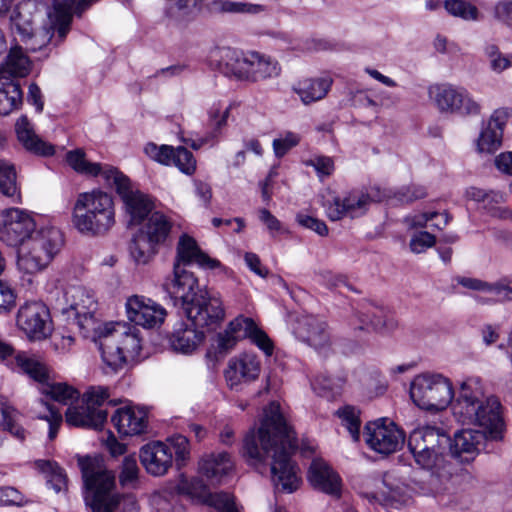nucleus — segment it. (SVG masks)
<instances>
[{"mask_svg":"<svg viewBox=\"0 0 512 512\" xmlns=\"http://www.w3.org/2000/svg\"><path fill=\"white\" fill-rule=\"evenodd\" d=\"M113 173V171H109ZM114 178L108 185L115 188L121 197L126 213L130 216L129 224L141 223L152 211L151 199L138 189H134L130 180L122 172H114ZM113 177V174H110Z\"/></svg>","mask_w":512,"mask_h":512,"instance_id":"15","label":"nucleus"},{"mask_svg":"<svg viewBox=\"0 0 512 512\" xmlns=\"http://www.w3.org/2000/svg\"><path fill=\"white\" fill-rule=\"evenodd\" d=\"M300 137L296 133L287 132L281 138L274 139L273 149L278 158L283 157L291 148L298 145Z\"/></svg>","mask_w":512,"mask_h":512,"instance_id":"61","label":"nucleus"},{"mask_svg":"<svg viewBox=\"0 0 512 512\" xmlns=\"http://www.w3.org/2000/svg\"><path fill=\"white\" fill-rule=\"evenodd\" d=\"M72 224L83 235L107 233L115 224L112 196L100 189L78 194L72 208Z\"/></svg>","mask_w":512,"mask_h":512,"instance_id":"4","label":"nucleus"},{"mask_svg":"<svg viewBox=\"0 0 512 512\" xmlns=\"http://www.w3.org/2000/svg\"><path fill=\"white\" fill-rule=\"evenodd\" d=\"M167 444L171 450H174L177 466L179 468L184 466L190 457V444L187 437L180 434L173 435L167 439Z\"/></svg>","mask_w":512,"mask_h":512,"instance_id":"51","label":"nucleus"},{"mask_svg":"<svg viewBox=\"0 0 512 512\" xmlns=\"http://www.w3.org/2000/svg\"><path fill=\"white\" fill-rule=\"evenodd\" d=\"M503 133L489 125L481 132L478 139L480 152L493 153L501 145Z\"/></svg>","mask_w":512,"mask_h":512,"instance_id":"50","label":"nucleus"},{"mask_svg":"<svg viewBox=\"0 0 512 512\" xmlns=\"http://www.w3.org/2000/svg\"><path fill=\"white\" fill-rule=\"evenodd\" d=\"M37 466L46 473H49L47 483L57 493L67 489V477L62 468L56 463L46 460L37 461Z\"/></svg>","mask_w":512,"mask_h":512,"instance_id":"47","label":"nucleus"},{"mask_svg":"<svg viewBox=\"0 0 512 512\" xmlns=\"http://www.w3.org/2000/svg\"><path fill=\"white\" fill-rule=\"evenodd\" d=\"M36 404L40 408L45 409L43 412L35 409V412L37 413V418L46 420L49 423L48 437L50 440H53L57 436L58 429L63 421L62 414L53 404L44 399H40Z\"/></svg>","mask_w":512,"mask_h":512,"instance_id":"46","label":"nucleus"},{"mask_svg":"<svg viewBox=\"0 0 512 512\" xmlns=\"http://www.w3.org/2000/svg\"><path fill=\"white\" fill-rule=\"evenodd\" d=\"M15 300L13 289L0 280V314L9 312L15 306Z\"/></svg>","mask_w":512,"mask_h":512,"instance_id":"64","label":"nucleus"},{"mask_svg":"<svg viewBox=\"0 0 512 512\" xmlns=\"http://www.w3.org/2000/svg\"><path fill=\"white\" fill-rule=\"evenodd\" d=\"M199 473L212 483H220L234 469V461L227 452L204 455L198 463Z\"/></svg>","mask_w":512,"mask_h":512,"instance_id":"30","label":"nucleus"},{"mask_svg":"<svg viewBox=\"0 0 512 512\" xmlns=\"http://www.w3.org/2000/svg\"><path fill=\"white\" fill-rule=\"evenodd\" d=\"M219 69L229 78L253 83L277 78L282 70L279 62L270 55L256 51L239 54L231 49L221 51Z\"/></svg>","mask_w":512,"mask_h":512,"instance_id":"6","label":"nucleus"},{"mask_svg":"<svg viewBox=\"0 0 512 512\" xmlns=\"http://www.w3.org/2000/svg\"><path fill=\"white\" fill-rule=\"evenodd\" d=\"M139 467L135 456L128 455L124 457L119 474V482L121 486L126 487L133 485L138 480Z\"/></svg>","mask_w":512,"mask_h":512,"instance_id":"55","label":"nucleus"},{"mask_svg":"<svg viewBox=\"0 0 512 512\" xmlns=\"http://www.w3.org/2000/svg\"><path fill=\"white\" fill-rule=\"evenodd\" d=\"M429 95L441 111L468 115L480 113V105L463 88L435 85L429 88Z\"/></svg>","mask_w":512,"mask_h":512,"instance_id":"17","label":"nucleus"},{"mask_svg":"<svg viewBox=\"0 0 512 512\" xmlns=\"http://www.w3.org/2000/svg\"><path fill=\"white\" fill-rule=\"evenodd\" d=\"M111 421L122 436L140 435L146 431L148 426L146 411L132 406L118 408L112 415Z\"/></svg>","mask_w":512,"mask_h":512,"instance_id":"27","label":"nucleus"},{"mask_svg":"<svg viewBox=\"0 0 512 512\" xmlns=\"http://www.w3.org/2000/svg\"><path fill=\"white\" fill-rule=\"evenodd\" d=\"M294 333L298 339L314 348L320 355L328 356L332 351V341L327 324L314 316L300 318L294 328Z\"/></svg>","mask_w":512,"mask_h":512,"instance_id":"20","label":"nucleus"},{"mask_svg":"<svg viewBox=\"0 0 512 512\" xmlns=\"http://www.w3.org/2000/svg\"><path fill=\"white\" fill-rule=\"evenodd\" d=\"M297 222L320 236H326L328 234V227L324 221L314 218L306 214H298L296 217Z\"/></svg>","mask_w":512,"mask_h":512,"instance_id":"63","label":"nucleus"},{"mask_svg":"<svg viewBox=\"0 0 512 512\" xmlns=\"http://www.w3.org/2000/svg\"><path fill=\"white\" fill-rule=\"evenodd\" d=\"M78 464L84 481V499L92 512H139L132 496L116 492L115 475L97 458L80 457Z\"/></svg>","mask_w":512,"mask_h":512,"instance_id":"3","label":"nucleus"},{"mask_svg":"<svg viewBox=\"0 0 512 512\" xmlns=\"http://www.w3.org/2000/svg\"><path fill=\"white\" fill-rule=\"evenodd\" d=\"M175 148L169 145L157 146L154 143H149L145 147V153L153 160L170 166L173 162Z\"/></svg>","mask_w":512,"mask_h":512,"instance_id":"57","label":"nucleus"},{"mask_svg":"<svg viewBox=\"0 0 512 512\" xmlns=\"http://www.w3.org/2000/svg\"><path fill=\"white\" fill-rule=\"evenodd\" d=\"M338 415L342 420V424L349 431L353 440L357 441L360 436V425L359 411L351 406H347L343 409L338 410Z\"/></svg>","mask_w":512,"mask_h":512,"instance_id":"53","label":"nucleus"},{"mask_svg":"<svg viewBox=\"0 0 512 512\" xmlns=\"http://www.w3.org/2000/svg\"><path fill=\"white\" fill-rule=\"evenodd\" d=\"M488 438L476 429H464L455 433L450 444L451 455L462 463H469L483 448Z\"/></svg>","mask_w":512,"mask_h":512,"instance_id":"26","label":"nucleus"},{"mask_svg":"<svg viewBox=\"0 0 512 512\" xmlns=\"http://www.w3.org/2000/svg\"><path fill=\"white\" fill-rule=\"evenodd\" d=\"M332 79L328 76L306 78L297 82L292 90L299 96L304 105L322 100L329 92Z\"/></svg>","mask_w":512,"mask_h":512,"instance_id":"34","label":"nucleus"},{"mask_svg":"<svg viewBox=\"0 0 512 512\" xmlns=\"http://www.w3.org/2000/svg\"><path fill=\"white\" fill-rule=\"evenodd\" d=\"M198 327L180 323L169 338L171 348L183 354L192 353L204 341L205 335Z\"/></svg>","mask_w":512,"mask_h":512,"instance_id":"35","label":"nucleus"},{"mask_svg":"<svg viewBox=\"0 0 512 512\" xmlns=\"http://www.w3.org/2000/svg\"><path fill=\"white\" fill-rule=\"evenodd\" d=\"M22 90L15 81H0V115L6 116L22 104Z\"/></svg>","mask_w":512,"mask_h":512,"instance_id":"41","label":"nucleus"},{"mask_svg":"<svg viewBox=\"0 0 512 512\" xmlns=\"http://www.w3.org/2000/svg\"><path fill=\"white\" fill-rule=\"evenodd\" d=\"M66 161L77 173L92 177L101 176L107 186L114 178L110 176L111 173L109 171L119 172L117 168L110 165L88 161L84 151L81 149L69 151L66 154Z\"/></svg>","mask_w":512,"mask_h":512,"instance_id":"31","label":"nucleus"},{"mask_svg":"<svg viewBox=\"0 0 512 512\" xmlns=\"http://www.w3.org/2000/svg\"><path fill=\"white\" fill-rule=\"evenodd\" d=\"M485 55L489 59L490 68L496 73H501L512 66V57L504 56L494 44L485 47Z\"/></svg>","mask_w":512,"mask_h":512,"instance_id":"56","label":"nucleus"},{"mask_svg":"<svg viewBox=\"0 0 512 512\" xmlns=\"http://www.w3.org/2000/svg\"><path fill=\"white\" fill-rule=\"evenodd\" d=\"M444 8L449 14L464 20L478 19L477 7L464 0H446Z\"/></svg>","mask_w":512,"mask_h":512,"instance_id":"49","label":"nucleus"},{"mask_svg":"<svg viewBox=\"0 0 512 512\" xmlns=\"http://www.w3.org/2000/svg\"><path fill=\"white\" fill-rule=\"evenodd\" d=\"M40 391L44 396L62 405H71L79 398V392L71 385L51 380L41 387Z\"/></svg>","mask_w":512,"mask_h":512,"instance_id":"42","label":"nucleus"},{"mask_svg":"<svg viewBox=\"0 0 512 512\" xmlns=\"http://www.w3.org/2000/svg\"><path fill=\"white\" fill-rule=\"evenodd\" d=\"M211 8L215 12L234 14H259L265 10V7L260 4L231 0H214L211 3Z\"/></svg>","mask_w":512,"mask_h":512,"instance_id":"45","label":"nucleus"},{"mask_svg":"<svg viewBox=\"0 0 512 512\" xmlns=\"http://www.w3.org/2000/svg\"><path fill=\"white\" fill-rule=\"evenodd\" d=\"M261 372V362L253 353H241L232 357L224 371L227 385L237 389L242 383L255 381Z\"/></svg>","mask_w":512,"mask_h":512,"instance_id":"21","label":"nucleus"},{"mask_svg":"<svg viewBox=\"0 0 512 512\" xmlns=\"http://www.w3.org/2000/svg\"><path fill=\"white\" fill-rule=\"evenodd\" d=\"M171 228L172 223L168 217L156 211L148 217L147 222L139 231L158 246L166 241Z\"/></svg>","mask_w":512,"mask_h":512,"instance_id":"39","label":"nucleus"},{"mask_svg":"<svg viewBox=\"0 0 512 512\" xmlns=\"http://www.w3.org/2000/svg\"><path fill=\"white\" fill-rule=\"evenodd\" d=\"M36 231V222L26 210L7 208L0 211V241L7 246H23Z\"/></svg>","mask_w":512,"mask_h":512,"instance_id":"12","label":"nucleus"},{"mask_svg":"<svg viewBox=\"0 0 512 512\" xmlns=\"http://www.w3.org/2000/svg\"><path fill=\"white\" fill-rule=\"evenodd\" d=\"M448 442L449 439L439 429L427 426L415 429L410 434L408 448L412 455H417L420 461H423L421 453H427L434 449H445Z\"/></svg>","mask_w":512,"mask_h":512,"instance_id":"28","label":"nucleus"},{"mask_svg":"<svg viewBox=\"0 0 512 512\" xmlns=\"http://www.w3.org/2000/svg\"><path fill=\"white\" fill-rule=\"evenodd\" d=\"M390 190L380 186L370 187L368 192L353 190L343 195L333 196L324 203L327 217L338 221L344 217L357 218L366 213L371 202H381L389 198Z\"/></svg>","mask_w":512,"mask_h":512,"instance_id":"10","label":"nucleus"},{"mask_svg":"<svg viewBox=\"0 0 512 512\" xmlns=\"http://www.w3.org/2000/svg\"><path fill=\"white\" fill-rule=\"evenodd\" d=\"M156 247L155 243L138 231L129 244V252L136 263L147 264L156 254Z\"/></svg>","mask_w":512,"mask_h":512,"instance_id":"43","label":"nucleus"},{"mask_svg":"<svg viewBox=\"0 0 512 512\" xmlns=\"http://www.w3.org/2000/svg\"><path fill=\"white\" fill-rule=\"evenodd\" d=\"M453 416L463 425L477 427L490 440H502L505 432L503 406L494 395L485 396L483 381L470 376L460 383Z\"/></svg>","mask_w":512,"mask_h":512,"instance_id":"2","label":"nucleus"},{"mask_svg":"<svg viewBox=\"0 0 512 512\" xmlns=\"http://www.w3.org/2000/svg\"><path fill=\"white\" fill-rule=\"evenodd\" d=\"M228 326L230 331L235 334L236 338L242 340L245 338H250L257 325L252 318L239 315L230 321Z\"/></svg>","mask_w":512,"mask_h":512,"instance_id":"58","label":"nucleus"},{"mask_svg":"<svg viewBox=\"0 0 512 512\" xmlns=\"http://www.w3.org/2000/svg\"><path fill=\"white\" fill-rule=\"evenodd\" d=\"M421 455V458L424 459L423 461H420L417 455H413V457L417 465L422 469L430 471L432 475L440 479L448 478L452 475V468L444 456V449H434L427 453H421Z\"/></svg>","mask_w":512,"mask_h":512,"instance_id":"38","label":"nucleus"},{"mask_svg":"<svg viewBox=\"0 0 512 512\" xmlns=\"http://www.w3.org/2000/svg\"><path fill=\"white\" fill-rule=\"evenodd\" d=\"M466 197L476 202L485 203V208H488L490 204H499L504 202V195L500 192L485 191L477 187H470L466 190Z\"/></svg>","mask_w":512,"mask_h":512,"instance_id":"60","label":"nucleus"},{"mask_svg":"<svg viewBox=\"0 0 512 512\" xmlns=\"http://www.w3.org/2000/svg\"><path fill=\"white\" fill-rule=\"evenodd\" d=\"M382 484L384 488L380 492V497L384 502L393 505L406 501L407 484L395 471L386 472Z\"/></svg>","mask_w":512,"mask_h":512,"instance_id":"40","label":"nucleus"},{"mask_svg":"<svg viewBox=\"0 0 512 512\" xmlns=\"http://www.w3.org/2000/svg\"><path fill=\"white\" fill-rule=\"evenodd\" d=\"M297 449L294 432L286 424L279 404L272 402L264 410V418L258 430L244 439V453L255 463L271 458L272 478L282 491L292 493L301 483L299 468L291 461V453Z\"/></svg>","mask_w":512,"mask_h":512,"instance_id":"1","label":"nucleus"},{"mask_svg":"<svg viewBox=\"0 0 512 512\" xmlns=\"http://www.w3.org/2000/svg\"><path fill=\"white\" fill-rule=\"evenodd\" d=\"M139 458L148 474L163 476L172 467L173 454L167 443L152 441L141 447Z\"/></svg>","mask_w":512,"mask_h":512,"instance_id":"23","label":"nucleus"},{"mask_svg":"<svg viewBox=\"0 0 512 512\" xmlns=\"http://www.w3.org/2000/svg\"><path fill=\"white\" fill-rule=\"evenodd\" d=\"M389 190V188H386ZM390 197L385 200L395 199L399 203L409 204L416 200L423 199L427 196V191L424 186L417 184H410L407 186H403L397 191H393L390 189Z\"/></svg>","mask_w":512,"mask_h":512,"instance_id":"48","label":"nucleus"},{"mask_svg":"<svg viewBox=\"0 0 512 512\" xmlns=\"http://www.w3.org/2000/svg\"><path fill=\"white\" fill-rule=\"evenodd\" d=\"M172 165L181 172L192 175L196 170V160L187 148L179 146L175 148Z\"/></svg>","mask_w":512,"mask_h":512,"instance_id":"54","label":"nucleus"},{"mask_svg":"<svg viewBox=\"0 0 512 512\" xmlns=\"http://www.w3.org/2000/svg\"><path fill=\"white\" fill-rule=\"evenodd\" d=\"M16 324L30 341L46 339L52 330L49 309L40 301L26 302L20 306Z\"/></svg>","mask_w":512,"mask_h":512,"instance_id":"16","label":"nucleus"},{"mask_svg":"<svg viewBox=\"0 0 512 512\" xmlns=\"http://www.w3.org/2000/svg\"><path fill=\"white\" fill-rule=\"evenodd\" d=\"M64 244L62 232L56 227L37 230L18 252L17 268L26 276L45 270Z\"/></svg>","mask_w":512,"mask_h":512,"instance_id":"7","label":"nucleus"},{"mask_svg":"<svg viewBox=\"0 0 512 512\" xmlns=\"http://www.w3.org/2000/svg\"><path fill=\"white\" fill-rule=\"evenodd\" d=\"M458 283L465 288L494 294L500 301H512V280L503 278L495 283H488L476 278L462 277Z\"/></svg>","mask_w":512,"mask_h":512,"instance_id":"37","label":"nucleus"},{"mask_svg":"<svg viewBox=\"0 0 512 512\" xmlns=\"http://www.w3.org/2000/svg\"><path fill=\"white\" fill-rule=\"evenodd\" d=\"M15 131L19 142L26 150L41 156H51L54 154V146L43 141L35 134L33 125L26 116H21L17 120Z\"/></svg>","mask_w":512,"mask_h":512,"instance_id":"33","label":"nucleus"},{"mask_svg":"<svg viewBox=\"0 0 512 512\" xmlns=\"http://www.w3.org/2000/svg\"><path fill=\"white\" fill-rule=\"evenodd\" d=\"M108 387L91 386L81 397V403L70 405L65 413L67 424L74 427L101 429L107 421L106 405L110 403Z\"/></svg>","mask_w":512,"mask_h":512,"instance_id":"8","label":"nucleus"},{"mask_svg":"<svg viewBox=\"0 0 512 512\" xmlns=\"http://www.w3.org/2000/svg\"><path fill=\"white\" fill-rule=\"evenodd\" d=\"M99 337L105 373H117L140 354L141 338L135 326L106 324Z\"/></svg>","mask_w":512,"mask_h":512,"instance_id":"5","label":"nucleus"},{"mask_svg":"<svg viewBox=\"0 0 512 512\" xmlns=\"http://www.w3.org/2000/svg\"><path fill=\"white\" fill-rule=\"evenodd\" d=\"M174 264H178V266L184 268L188 265L195 264L200 268L210 270L221 267L220 261L211 258L202 251L196 240L187 234L181 235L178 240Z\"/></svg>","mask_w":512,"mask_h":512,"instance_id":"24","label":"nucleus"},{"mask_svg":"<svg viewBox=\"0 0 512 512\" xmlns=\"http://www.w3.org/2000/svg\"><path fill=\"white\" fill-rule=\"evenodd\" d=\"M11 368L18 369L19 372L39 383L41 387L52 380V370L47 363L41 357L25 351H19L15 354L14 360L11 362Z\"/></svg>","mask_w":512,"mask_h":512,"instance_id":"29","label":"nucleus"},{"mask_svg":"<svg viewBox=\"0 0 512 512\" xmlns=\"http://www.w3.org/2000/svg\"><path fill=\"white\" fill-rule=\"evenodd\" d=\"M163 288L172 298L181 300L184 309L200 291L204 290L199 288L198 279L194 274L178 264H173V273L166 277Z\"/></svg>","mask_w":512,"mask_h":512,"instance_id":"22","label":"nucleus"},{"mask_svg":"<svg viewBox=\"0 0 512 512\" xmlns=\"http://www.w3.org/2000/svg\"><path fill=\"white\" fill-rule=\"evenodd\" d=\"M31 66L32 63L22 47L13 46L0 64V81H13V78L26 77L31 71Z\"/></svg>","mask_w":512,"mask_h":512,"instance_id":"32","label":"nucleus"},{"mask_svg":"<svg viewBox=\"0 0 512 512\" xmlns=\"http://www.w3.org/2000/svg\"><path fill=\"white\" fill-rule=\"evenodd\" d=\"M436 238L429 232L422 231L415 234L410 240V248L414 253H422L427 248L434 246Z\"/></svg>","mask_w":512,"mask_h":512,"instance_id":"62","label":"nucleus"},{"mask_svg":"<svg viewBox=\"0 0 512 512\" xmlns=\"http://www.w3.org/2000/svg\"><path fill=\"white\" fill-rule=\"evenodd\" d=\"M125 308L130 322L148 329L159 327L167 315L165 308L160 304L140 295L130 296Z\"/></svg>","mask_w":512,"mask_h":512,"instance_id":"18","label":"nucleus"},{"mask_svg":"<svg viewBox=\"0 0 512 512\" xmlns=\"http://www.w3.org/2000/svg\"><path fill=\"white\" fill-rule=\"evenodd\" d=\"M153 512H182L176 496L170 493H155L150 500Z\"/></svg>","mask_w":512,"mask_h":512,"instance_id":"52","label":"nucleus"},{"mask_svg":"<svg viewBox=\"0 0 512 512\" xmlns=\"http://www.w3.org/2000/svg\"><path fill=\"white\" fill-rule=\"evenodd\" d=\"M178 488L182 494L191 498H202L207 494V486L200 477L182 479Z\"/></svg>","mask_w":512,"mask_h":512,"instance_id":"59","label":"nucleus"},{"mask_svg":"<svg viewBox=\"0 0 512 512\" xmlns=\"http://www.w3.org/2000/svg\"><path fill=\"white\" fill-rule=\"evenodd\" d=\"M410 397L421 409L440 411L451 403L454 391L451 381L443 375L423 373L411 382Z\"/></svg>","mask_w":512,"mask_h":512,"instance_id":"9","label":"nucleus"},{"mask_svg":"<svg viewBox=\"0 0 512 512\" xmlns=\"http://www.w3.org/2000/svg\"><path fill=\"white\" fill-rule=\"evenodd\" d=\"M185 312L195 327L215 329L225 318L222 300L204 289L186 306Z\"/></svg>","mask_w":512,"mask_h":512,"instance_id":"14","label":"nucleus"},{"mask_svg":"<svg viewBox=\"0 0 512 512\" xmlns=\"http://www.w3.org/2000/svg\"><path fill=\"white\" fill-rule=\"evenodd\" d=\"M32 5L30 3H20L17 5L13 14L11 15V22L18 33L22 36V41L26 45V50L36 52L47 46L57 34L55 44H59L64 39L60 40L57 29L54 28L53 21L55 19V11L51 15V25L49 28H44L36 32L32 29L33 17L31 13Z\"/></svg>","mask_w":512,"mask_h":512,"instance_id":"11","label":"nucleus"},{"mask_svg":"<svg viewBox=\"0 0 512 512\" xmlns=\"http://www.w3.org/2000/svg\"><path fill=\"white\" fill-rule=\"evenodd\" d=\"M0 193L6 197L13 198L14 201L20 199L15 167L3 159H0Z\"/></svg>","mask_w":512,"mask_h":512,"instance_id":"44","label":"nucleus"},{"mask_svg":"<svg viewBox=\"0 0 512 512\" xmlns=\"http://www.w3.org/2000/svg\"><path fill=\"white\" fill-rule=\"evenodd\" d=\"M359 320L362 325L359 329H363L364 326L371 327L374 330H393L397 327V321L394 315L386 308L369 304L358 313Z\"/></svg>","mask_w":512,"mask_h":512,"instance_id":"36","label":"nucleus"},{"mask_svg":"<svg viewBox=\"0 0 512 512\" xmlns=\"http://www.w3.org/2000/svg\"><path fill=\"white\" fill-rule=\"evenodd\" d=\"M365 442L373 451L389 455L398 451L404 444L405 434L393 421L380 418L366 424Z\"/></svg>","mask_w":512,"mask_h":512,"instance_id":"13","label":"nucleus"},{"mask_svg":"<svg viewBox=\"0 0 512 512\" xmlns=\"http://www.w3.org/2000/svg\"><path fill=\"white\" fill-rule=\"evenodd\" d=\"M307 478L314 489L339 497L342 481L339 474L323 459H314L309 467Z\"/></svg>","mask_w":512,"mask_h":512,"instance_id":"25","label":"nucleus"},{"mask_svg":"<svg viewBox=\"0 0 512 512\" xmlns=\"http://www.w3.org/2000/svg\"><path fill=\"white\" fill-rule=\"evenodd\" d=\"M64 297L69 308L75 312L79 327L87 332L95 330L97 302L94 293L83 286L74 285L65 290Z\"/></svg>","mask_w":512,"mask_h":512,"instance_id":"19","label":"nucleus"}]
</instances>
